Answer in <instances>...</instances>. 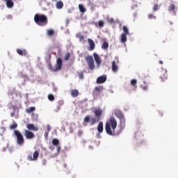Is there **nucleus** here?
I'll return each instance as SVG.
<instances>
[{
	"label": "nucleus",
	"instance_id": "obj_1",
	"mask_svg": "<svg viewBox=\"0 0 178 178\" xmlns=\"http://www.w3.org/2000/svg\"><path fill=\"white\" fill-rule=\"evenodd\" d=\"M116 127H118V121L114 117H111L106 122L105 129L107 134L109 136H116Z\"/></svg>",
	"mask_w": 178,
	"mask_h": 178
},
{
	"label": "nucleus",
	"instance_id": "obj_2",
	"mask_svg": "<svg viewBox=\"0 0 178 178\" xmlns=\"http://www.w3.org/2000/svg\"><path fill=\"white\" fill-rule=\"evenodd\" d=\"M114 113L115 116L120 120V133L123 131V130H124V128L126 127V120L124 119V115L123 114V113H122V111L119 109L115 110Z\"/></svg>",
	"mask_w": 178,
	"mask_h": 178
},
{
	"label": "nucleus",
	"instance_id": "obj_3",
	"mask_svg": "<svg viewBox=\"0 0 178 178\" xmlns=\"http://www.w3.org/2000/svg\"><path fill=\"white\" fill-rule=\"evenodd\" d=\"M34 22L38 26H45L48 24V18L45 15L36 14L34 16Z\"/></svg>",
	"mask_w": 178,
	"mask_h": 178
},
{
	"label": "nucleus",
	"instance_id": "obj_4",
	"mask_svg": "<svg viewBox=\"0 0 178 178\" xmlns=\"http://www.w3.org/2000/svg\"><path fill=\"white\" fill-rule=\"evenodd\" d=\"M14 134L17 138V143L18 145H23L24 144V138H23L22 133L17 130H15Z\"/></svg>",
	"mask_w": 178,
	"mask_h": 178
},
{
	"label": "nucleus",
	"instance_id": "obj_5",
	"mask_svg": "<svg viewBox=\"0 0 178 178\" xmlns=\"http://www.w3.org/2000/svg\"><path fill=\"white\" fill-rule=\"evenodd\" d=\"M115 60H113L112 62V70L114 73H116L118 70H119V66L118 65V63H119V58L115 57Z\"/></svg>",
	"mask_w": 178,
	"mask_h": 178
},
{
	"label": "nucleus",
	"instance_id": "obj_6",
	"mask_svg": "<svg viewBox=\"0 0 178 178\" xmlns=\"http://www.w3.org/2000/svg\"><path fill=\"white\" fill-rule=\"evenodd\" d=\"M63 62L62 61V58H58L56 60V64L54 69H51L53 72H58V70H60L62 69V65Z\"/></svg>",
	"mask_w": 178,
	"mask_h": 178
},
{
	"label": "nucleus",
	"instance_id": "obj_7",
	"mask_svg": "<svg viewBox=\"0 0 178 178\" xmlns=\"http://www.w3.org/2000/svg\"><path fill=\"white\" fill-rule=\"evenodd\" d=\"M38 156H40V152L36 150L33 152V156L29 155L27 156V159L29 161H37V159H38Z\"/></svg>",
	"mask_w": 178,
	"mask_h": 178
},
{
	"label": "nucleus",
	"instance_id": "obj_8",
	"mask_svg": "<svg viewBox=\"0 0 178 178\" xmlns=\"http://www.w3.org/2000/svg\"><path fill=\"white\" fill-rule=\"evenodd\" d=\"M24 136L27 140H33V138L35 137V135H34V133L27 129L24 131Z\"/></svg>",
	"mask_w": 178,
	"mask_h": 178
},
{
	"label": "nucleus",
	"instance_id": "obj_9",
	"mask_svg": "<svg viewBox=\"0 0 178 178\" xmlns=\"http://www.w3.org/2000/svg\"><path fill=\"white\" fill-rule=\"evenodd\" d=\"M52 145H54V147H56L57 152H60L61 147L60 145H59V140L57 138L52 139Z\"/></svg>",
	"mask_w": 178,
	"mask_h": 178
},
{
	"label": "nucleus",
	"instance_id": "obj_10",
	"mask_svg": "<svg viewBox=\"0 0 178 178\" xmlns=\"http://www.w3.org/2000/svg\"><path fill=\"white\" fill-rule=\"evenodd\" d=\"M160 78L161 79L162 81H165V80L168 79V70H161L160 72Z\"/></svg>",
	"mask_w": 178,
	"mask_h": 178
},
{
	"label": "nucleus",
	"instance_id": "obj_11",
	"mask_svg": "<svg viewBox=\"0 0 178 178\" xmlns=\"http://www.w3.org/2000/svg\"><path fill=\"white\" fill-rule=\"evenodd\" d=\"M106 75H102L97 78V84H102V83H105V81H106Z\"/></svg>",
	"mask_w": 178,
	"mask_h": 178
},
{
	"label": "nucleus",
	"instance_id": "obj_12",
	"mask_svg": "<svg viewBox=\"0 0 178 178\" xmlns=\"http://www.w3.org/2000/svg\"><path fill=\"white\" fill-rule=\"evenodd\" d=\"M6 2V5L8 9H12L13 8L15 3H13V0H3Z\"/></svg>",
	"mask_w": 178,
	"mask_h": 178
},
{
	"label": "nucleus",
	"instance_id": "obj_13",
	"mask_svg": "<svg viewBox=\"0 0 178 178\" xmlns=\"http://www.w3.org/2000/svg\"><path fill=\"white\" fill-rule=\"evenodd\" d=\"M28 130H32L33 131H38V127L34 126V124H29L26 125Z\"/></svg>",
	"mask_w": 178,
	"mask_h": 178
},
{
	"label": "nucleus",
	"instance_id": "obj_14",
	"mask_svg": "<svg viewBox=\"0 0 178 178\" xmlns=\"http://www.w3.org/2000/svg\"><path fill=\"white\" fill-rule=\"evenodd\" d=\"M17 53L18 55H20L21 56H26L27 55V50L21 49H17Z\"/></svg>",
	"mask_w": 178,
	"mask_h": 178
},
{
	"label": "nucleus",
	"instance_id": "obj_15",
	"mask_svg": "<svg viewBox=\"0 0 178 178\" xmlns=\"http://www.w3.org/2000/svg\"><path fill=\"white\" fill-rule=\"evenodd\" d=\"M94 59L97 65V66H99L101 65V58H99V56L97 53L93 54Z\"/></svg>",
	"mask_w": 178,
	"mask_h": 178
},
{
	"label": "nucleus",
	"instance_id": "obj_16",
	"mask_svg": "<svg viewBox=\"0 0 178 178\" xmlns=\"http://www.w3.org/2000/svg\"><path fill=\"white\" fill-rule=\"evenodd\" d=\"M90 70H94V69H95V65H94V58L92 56H90Z\"/></svg>",
	"mask_w": 178,
	"mask_h": 178
},
{
	"label": "nucleus",
	"instance_id": "obj_17",
	"mask_svg": "<svg viewBox=\"0 0 178 178\" xmlns=\"http://www.w3.org/2000/svg\"><path fill=\"white\" fill-rule=\"evenodd\" d=\"M94 113L96 118H99V119H101V115H102V110H100L99 108L95 109Z\"/></svg>",
	"mask_w": 178,
	"mask_h": 178
},
{
	"label": "nucleus",
	"instance_id": "obj_18",
	"mask_svg": "<svg viewBox=\"0 0 178 178\" xmlns=\"http://www.w3.org/2000/svg\"><path fill=\"white\" fill-rule=\"evenodd\" d=\"M97 131L99 133H102L104 131V122H99L97 126Z\"/></svg>",
	"mask_w": 178,
	"mask_h": 178
},
{
	"label": "nucleus",
	"instance_id": "obj_19",
	"mask_svg": "<svg viewBox=\"0 0 178 178\" xmlns=\"http://www.w3.org/2000/svg\"><path fill=\"white\" fill-rule=\"evenodd\" d=\"M175 9H176V6H175V4H171L168 6V11L173 12V14L176 15V10H175Z\"/></svg>",
	"mask_w": 178,
	"mask_h": 178
},
{
	"label": "nucleus",
	"instance_id": "obj_20",
	"mask_svg": "<svg viewBox=\"0 0 178 178\" xmlns=\"http://www.w3.org/2000/svg\"><path fill=\"white\" fill-rule=\"evenodd\" d=\"M71 95H72V97H73V98H76V97H79V90L76 89H73L71 91Z\"/></svg>",
	"mask_w": 178,
	"mask_h": 178
},
{
	"label": "nucleus",
	"instance_id": "obj_21",
	"mask_svg": "<svg viewBox=\"0 0 178 178\" xmlns=\"http://www.w3.org/2000/svg\"><path fill=\"white\" fill-rule=\"evenodd\" d=\"M100 119L99 118H93L90 119V124L91 126H94V124H95V123L99 122Z\"/></svg>",
	"mask_w": 178,
	"mask_h": 178
},
{
	"label": "nucleus",
	"instance_id": "obj_22",
	"mask_svg": "<svg viewBox=\"0 0 178 178\" xmlns=\"http://www.w3.org/2000/svg\"><path fill=\"white\" fill-rule=\"evenodd\" d=\"M127 42V35L126 33H122L121 35V42L122 44H124V42Z\"/></svg>",
	"mask_w": 178,
	"mask_h": 178
},
{
	"label": "nucleus",
	"instance_id": "obj_23",
	"mask_svg": "<svg viewBox=\"0 0 178 178\" xmlns=\"http://www.w3.org/2000/svg\"><path fill=\"white\" fill-rule=\"evenodd\" d=\"M95 49V43L94 42V40H90V51H94Z\"/></svg>",
	"mask_w": 178,
	"mask_h": 178
},
{
	"label": "nucleus",
	"instance_id": "obj_24",
	"mask_svg": "<svg viewBox=\"0 0 178 178\" xmlns=\"http://www.w3.org/2000/svg\"><path fill=\"white\" fill-rule=\"evenodd\" d=\"M56 7L57 9H62L63 8V2L62 1H58L56 3Z\"/></svg>",
	"mask_w": 178,
	"mask_h": 178
},
{
	"label": "nucleus",
	"instance_id": "obj_25",
	"mask_svg": "<svg viewBox=\"0 0 178 178\" xmlns=\"http://www.w3.org/2000/svg\"><path fill=\"white\" fill-rule=\"evenodd\" d=\"M102 90H104L102 87H96L94 90V94H99Z\"/></svg>",
	"mask_w": 178,
	"mask_h": 178
},
{
	"label": "nucleus",
	"instance_id": "obj_26",
	"mask_svg": "<svg viewBox=\"0 0 178 178\" xmlns=\"http://www.w3.org/2000/svg\"><path fill=\"white\" fill-rule=\"evenodd\" d=\"M122 30L124 31V33L122 34H125L127 35H130V33L129 32V29L127 28V26H124L122 28Z\"/></svg>",
	"mask_w": 178,
	"mask_h": 178
},
{
	"label": "nucleus",
	"instance_id": "obj_27",
	"mask_svg": "<svg viewBox=\"0 0 178 178\" xmlns=\"http://www.w3.org/2000/svg\"><path fill=\"white\" fill-rule=\"evenodd\" d=\"M35 111V107H29L26 108V113H31V112H34Z\"/></svg>",
	"mask_w": 178,
	"mask_h": 178
},
{
	"label": "nucleus",
	"instance_id": "obj_28",
	"mask_svg": "<svg viewBox=\"0 0 178 178\" xmlns=\"http://www.w3.org/2000/svg\"><path fill=\"white\" fill-rule=\"evenodd\" d=\"M76 38H79V41H83V40H84V36H83L81 33H76Z\"/></svg>",
	"mask_w": 178,
	"mask_h": 178
},
{
	"label": "nucleus",
	"instance_id": "obj_29",
	"mask_svg": "<svg viewBox=\"0 0 178 178\" xmlns=\"http://www.w3.org/2000/svg\"><path fill=\"white\" fill-rule=\"evenodd\" d=\"M102 49H108V48H109V44H108L106 42H104L102 45Z\"/></svg>",
	"mask_w": 178,
	"mask_h": 178
},
{
	"label": "nucleus",
	"instance_id": "obj_30",
	"mask_svg": "<svg viewBox=\"0 0 178 178\" xmlns=\"http://www.w3.org/2000/svg\"><path fill=\"white\" fill-rule=\"evenodd\" d=\"M79 9L80 12H81V13H84V12H86V8L81 4L79 5Z\"/></svg>",
	"mask_w": 178,
	"mask_h": 178
},
{
	"label": "nucleus",
	"instance_id": "obj_31",
	"mask_svg": "<svg viewBox=\"0 0 178 178\" xmlns=\"http://www.w3.org/2000/svg\"><path fill=\"white\" fill-rule=\"evenodd\" d=\"M140 88L142 90H144L145 91L148 90V86H147V83H145V82H144L143 84L140 85Z\"/></svg>",
	"mask_w": 178,
	"mask_h": 178
},
{
	"label": "nucleus",
	"instance_id": "obj_32",
	"mask_svg": "<svg viewBox=\"0 0 178 178\" xmlns=\"http://www.w3.org/2000/svg\"><path fill=\"white\" fill-rule=\"evenodd\" d=\"M17 128V124L16 122H14L13 124L10 126V130H15V129Z\"/></svg>",
	"mask_w": 178,
	"mask_h": 178
},
{
	"label": "nucleus",
	"instance_id": "obj_33",
	"mask_svg": "<svg viewBox=\"0 0 178 178\" xmlns=\"http://www.w3.org/2000/svg\"><path fill=\"white\" fill-rule=\"evenodd\" d=\"M49 101H55V97L53 96L52 94L48 95Z\"/></svg>",
	"mask_w": 178,
	"mask_h": 178
},
{
	"label": "nucleus",
	"instance_id": "obj_34",
	"mask_svg": "<svg viewBox=\"0 0 178 178\" xmlns=\"http://www.w3.org/2000/svg\"><path fill=\"white\" fill-rule=\"evenodd\" d=\"M54 29H49L47 30V35L51 36V35H54Z\"/></svg>",
	"mask_w": 178,
	"mask_h": 178
},
{
	"label": "nucleus",
	"instance_id": "obj_35",
	"mask_svg": "<svg viewBox=\"0 0 178 178\" xmlns=\"http://www.w3.org/2000/svg\"><path fill=\"white\" fill-rule=\"evenodd\" d=\"M159 6H159L156 3L154 4V6H153V11L156 12V10H158V9H159Z\"/></svg>",
	"mask_w": 178,
	"mask_h": 178
},
{
	"label": "nucleus",
	"instance_id": "obj_36",
	"mask_svg": "<svg viewBox=\"0 0 178 178\" xmlns=\"http://www.w3.org/2000/svg\"><path fill=\"white\" fill-rule=\"evenodd\" d=\"M131 86H133L134 87H136V86L137 85V80L136 79H132L131 81Z\"/></svg>",
	"mask_w": 178,
	"mask_h": 178
},
{
	"label": "nucleus",
	"instance_id": "obj_37",
	"mask_svg": "<svg viewBox=\"0 0 178 178\" xmlns=\"http://www.w3.org/2000/svg\"><path fill=\"white\" fill-rule=\"evenodd\" d=\"M104 24H105V22H104V21L102 20L99 21V23H98L99 27H103Z\"/></svg>",
	"mask_w": 178,
	"mask_h": 178
},
{
	"label": "nucleus",
	"instance_id": "obj_38",
	"mask_svg": "<svg viewBox=\"0 0 178 178\" xmlns=\"http://www.w3.org/2000/svg\"><path fill=\"white\" fill-rule=\"evenodd\" d=\"M148 18L149 19H156V16L154 15V14H149L148 15Z\"/></svg>",
	"mask_w": 178,
	"mask_h": 178
},
{
	"label": "nucleus",
	"instance_id": "obj_39",
	"mask_svg": "<svg viewBox=\"0 0 178 178\" xmlns=\"http://www.w3.org/2000/svg\"><path fill=\"white\" fill-rule=\"evenodd\" d=\"M70 58V53H67L65 56V60H67Z\"/></svg>",
	"mask_w": 178,
	"mask_h": 178
},
{
	"label": "nucleus",
	"instance_id": "obj_40",
	"mask_svg": "<svg viewBox=\"0 0 178 178\" xmlns=\"http://www.w3.org/2000/svg\"><path fill=\"white\" fill-rule=\"evenodd\" d=\"M85 59H86L88 66H90V56L85 57Z\"/></svg>",
	"mask_w": 178,
	"mask_h": 178
},
{
	"label": "nucleus",
	"instance_id": "obj_41",
	"mask_svg": "<svg viewBox=\"0 0 178 178\" xmlns=\"http://www.w3.org/2000/svg\"><path fill=\"white\" fill-rule=\"evenodd\" d=\"M78 76H79V79H83L84 78L82 72H79V73H78Z\"/></svg>",
	"mask_w": 178,
	"mask_h": 178
},
{
	"label": "nucleus",
	"instance_id": "obj_42",
	"mask_svg": "<svg viewBox=\"0 0 178 178\" xmlns=\"http://www.w3.org/2000/svg\"><path fill=\"white\" fill-rule=\"evenodd\" d=\"M84 122H85V123H88V122H90V116H86L84 118Z\"/></svg>",
	"mask_w": 178,
	"mask_h": 178
},
{
	"label": "nucleus",
	"instance_id": "obj_43",
	"mask_svg": "<svg viewBox=\"0 0 178 178\" xmlns=\"http://www.w3.org/2000/svg\"><path fill=\"white\" fill-rule=\"evenodd\" d=\"M42 165H47V160L43 159V160L42 161Z\"/></svg>",
	"mask_w": 178,
	"mask_h": 178
},
{
	"label": "nucleus",
	"instance_id": "obj_44",
	"mask_svg": "<svg viewBox=\"0 0 178 178\" xmlns=\"http://www.w3.org/2000/svg\"><path fill=\"white\" fill-rule=\"evenodd\" d=\"M47 131H51V126L47 125Z\"/></svg>",
	"mask_w": 178,
	"mask_h": 178
},
{
	"label": "nucleus",
	"instance_id": "obj_45",
	"mask_svg": "<svg viewBox=\"0 0 178 178\" xmlns=\"http://www.w3.org/2000/svg\"><path fill=\"white\" fill-rule=\"evenodd\" d=\"M15 111H14L13 113H10L11 118H13L15 116Z\"/></svg>",
	"mask_w": 178,
	"mask_h": 178
},
{
	"label": "nucleus",
	"instance_id": "obj_46",
	"mask_svg": "<svg viewBox=\"0 0 178 178\" xmlns=\"http://www.w3.org/2000/svg\"><path fill=\"white\" fill-rule=\"evenodd\" d=\"M47 56H48L49 59H51L52 56L51 55V53H47Z\"/></svg>",
	"mask_w": 178,
	"mask_h": 178
},
{
	"label": "nucleus",
	"instance_id": "obj_47",
	"mask_svg": "<svg viewBox=\"0 0 178 178\" xmlns=\"http://www.w3.org/2000/svg\"><path fill=\"white\" fill-rule=\"evenodd\" d=\"M81 134H83V131H78V136H81Z\"/></svg>",
	"mask_w": 178,
	"mask_h": 178
},
{
	"label": "nucleus",
	"instance_id": "obj_48",
	"mask_svg": "<svg viewBox=\"0 0 178 178\" xmlns=\"http://www.w3.org/2000/svg\"><path fill=\"white\" fill-rule=\"evenodd\" d=\"M108 21L110 22V23H113V19L111 18L110 19H108Z\"/></svg>",
	"mask_w": 178,
	"mask_h": 178
},
{
	"label": "nucleus",
	"instance_id": "obj_49",
	"mask_svg": "<svg viewBox=\"0 0 178 178\" xmlns=\"http://www.w3.org/2000/svg\"><path fill=\"white\" fill-rule=\"evenodd\" d=\"M44 136L45 137H48V132H45Z\"/></svg>",
	"mask_w": 178,
	"mask_h": 178
},
{
	"label": "nucleus",
	"instance_id": "obj_50",
	"mask_svg": "<svg viewBox=\"0 0 178 178\" xmlns=\"http://www.w3.org/2000/svg\"><path fill=\"white\" fill-rule=\"evenodd\" d=\"M159 63H160V65H163V61L160 60V61H159Z\"/></svg>",
	"mask_w": 178,
	"mask_h": 178
},
{
	"label": "nucleus",
	"instance_id": "obj_51",
	"mask_svg": "<svg viewBox=\"0 0 178 178\" xmlns=\"http://www.w3.org/2000/svg\"><path fill=\"white\" fill-rule=\"evenodd\" d=\"M52 1V2H57L58 1V0H51Z\"/></svg>",
	"mask_w": 178,
	"mask_h": 178
},
{
	"label": "nucleus",
	"instance_id": "obj_52",
	"mask_svg": "<svg viewBox=\"0 0 178 178\" xmlns=\"http://www.w3.org/2000/svg\"><path fill=\"white\" fill-rule=\"evenodd\" d=\"M88 42H90V39H88Z\"/></svg>",
	"mask_w": 178,
	"mask_h": 178
}]
</instances>
